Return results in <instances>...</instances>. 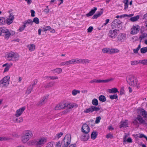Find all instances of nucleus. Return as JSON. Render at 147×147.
<instances>
[{"label":"nucleus","mask_w":147,"mask_h":147,"mask_svg":"<svg viewBox=\"0 0 147 147\" xmlns=\"http://www.w3.org/2000/svg\"><path fill=\"white\" fill-rule=\"evenodd\" d=\"M33 136L32 131L30 130H24L22 133L21 137V141L23 143H26Z\"/></svg>","instance_id":"f257e3e1"},{"label":"nucleus","mask_w":147,"mask_h":147,"mask_svg":"<svg viewBox=\"0 0 147 147\" xmlns=\"http://www.w3.org/2000/svg\"><path fill=\"white\" fill-rule=\"evenodd\" d=\"M127 82L129 84L137 88H140L139 83H138L137 79L133 76H129L127 78Z\"/></svg>","instance_id":"f03ea898"},{"label":"nucleus","mask_w":147,"mask_h":147,"mask_svg":"<svg viewBox=\"0 0 147 147\" xmlns=\"http://www.w3.org/2000/svg\"><path fill=\"white\" fill-rule=\"evenodd\" d=\"M6 57L9 61H15L18 60L19 56L18 53L11 51L8 53Z\"/></svg>","instance_id":"7ed1b4c3"},{"label":"nucleus","mask_w":147,"mask_h":147,"mask_svg":"<svg viewBox=\"0 0 147 147\" xmlns=\"http://www.w3.org/2000/svg\"><path fill=\"white\" fill-rule=\"evenodd\" d=\"M71 140V136L69 134H67L62 140L61 145L62 147H67L70 144Z\"/></svg>","instance_id":"20e7f679"},{"label":"nucleus","mask_w":147,"mask_h":147,"mask_svg":"<svg viewBox=\"0 0 147 147\" xmlns=\"http://www.w3.org/2000/svg\"><path fill=\"white\" fill-rule=\"evenodd\" d=\"M10 77L9 76L4 77L0 80V87H6L9 84Z\"/></svg>","instance_id":"39448f33"},{"label":"nucleus","mask_w":147,"mask_h":147,"mask_svg":"<svg viewBox=\"0 0 147 147\" xmlns=\"http://www.w3.org/2000/svg\"><path fill=\"white\" fill-rule=\"evenodd\" d=\"M0 34L1 36L2 34L4 35L5 38L7 39H8L11 35L10 32L9 30L4 27L0 28Z\"/></svg>","instance_id":"423d86ee"},{"label":"nucleus","mask_w":147,"mask_h":147,"mask_svg":"<svg viewBox=\"0 0 147 147\" xmlns=\"http://www.w3.org/2000/svg\"><path fill=\"white\" fill-rule=\"evenodd\" d=\"M133 123L136 125H137L138 124L144 125L146 124L145 120L140 115H137L136 117L134 119Z\"/></svg>","instance_id":"0eeeda50"},{"label":"nucleus","mask_w":147,"mask_h":147,"mask_svg":"<svg viewBox=\"0 0 147 147\" xmlns=\"http://www.w3.org/2000/svg\"><path fill=\"white\" fill-rule=\"evenodd\" d=\"M122 22L119 19L115 20L111 24V27L113 29L119 28H122Z\"/></svg>","instance_id":"6e6552de"},{"label":"nucleus","mask_w":147,"mask_h":147,"mask_svg":"<svg viewBox=\"0 0 147 147\" xmlns=\"http://www.w3.org/2000/svg\"><path fill=\"white\" fill-rule=\"evenodd\" d=\"M114 80L113 78H111L107 80H96L95 79H93L92 80H91L90 81V83H107L110 81H113Z\"/></svg>","instance_id":"1a4fd4ad"},{"label":"nucleus","mask_w":147,"mask_h":147,"mask_svg":"<svg viewBox=\"0 0 147 147\" xmlns=\"http://www.w3.org/2000/svg\"><path fill=\"white\" fill-rule=\"evenodd\" d=\"M100 110V108L96 106H92L86 109L84 111V113H90L93 112L94 111H97Z\"/></svg>","instance_id":"9d476101"},{"label":"nucleus","mask_w":147,"mask_h":147,"mask_svg":"<svg viewBox=\"0 0 147 147\" xmlns=\"http://www.w3.org/2000/svg\"><path fill=\"white\" fill-rule=\"evenodd\" d=\"M81 131L84 133H88L90 131V128L87 124L84 123L82 126Z\"/></svg>","instance_id":"9b49d317"},{"label":"nucleus","mask_w":147,"mask_h":147,"mask_svg":"<svg viewBox=\"0 0 147 147\" xmlns=\"http://www.w3.org/2000/svg\"><path fill=\"white\" fill-rule=\"evenodd\" d=\"M140 28L139 26L138 25L133 26L131 29V34H137Z\"/></svg>","instance_id":"f8f14e48"},{"label":"nucleus","mask_w":147,"mask_h":147,"mask_svg":"<svg viewBox=\"0 0 147 147\" xmlns=\"http://www.w3.org/2000/svg\"><path fill=\"white\" fill-rule=\"evenodd\" d=\"M108 36L112 38H115L117 35V33L116 30H110L108 34Z\"/></svg>","instance_id":"ddd939ff"},{"label":"nucleus","mask_w":147,"mask_h":147,"mask_svg":"<svg viewBox=\"0 0 147 147\" xmlns=\"http://www.w3.org/2000/svg\"><path fill=\"white\" fill-rule=\"evenodd\" d=\"M14 18V17L13 14L10 13L8 18L5 20V22L7 25H9L13 22Z\"/></svg>","instance_id":"4468645a"},{"label":"nucleus","mask_w":147,"mask_h":147,"mask_svg":"<svg viewBox=\"0 0 147 147\" xmlns=\"http://www.w3.org/2000/svg\"><path fill=\"white\" fill-rule=\"evenodd\" d=\"M25 107H23L17 109L15 113V116L17 117L20 116L25 110Z\"/></svg>","instance_id":"2eb2a0df"},{"label":"nucleus","mask_w":147,"mask_h":147,"mask_svg":"<svg viewBox=\"0 0 147 147\" xmlns=\"http://www.w3.org/2000/svg\"><path fill=\"white\" fill-rule=\"evenodd\" d=\"M48 97V96H46L43 97L40 100L37 104V106H41L44 104L46 102Z\"/></svg>","instance_id":"dca6fc26"},{"label":"nucleus","mask_w":147,"mask_h":147,"mask_svg":"<svg viewBox=\"0 0 147 147\" xmlns=\"http://www.w3.org/2000/svg\"><path fill=\"white\" fill-rule=\"evenodd\" d=\"M47 139L44 137L40 138L37 142V144L38 146H42L47 142Z\"/></svg>","instance_id":"f3484780"},{"label":"nucleus","mask_w":147,"mask_h":147,"mask_svg":"<svg viewBox=\"0 0 147 147\" xmlns=\"http://www.w3.org/2000/svg\"><path fill=\"white\" fill-rule=\"evenodd\" d=\"M90 138V136L88 133H84L81 136L80 138L83 141H87Z\"/></svg>","instance_id":"a211bd4d"},{"label":"nucleus","mask_w":147,"mask_h":147,"mask_svg":"<svg viewBox=\"0 0 147 147\" xmlns=\"http://www.w3.org/2000/svg\"><path fill=\"white\" fill-rule=\"evenodd\" d=\"M66 107L68 108L71 109L74 107H77L78 105L76 103H66Z\"/></svg>","instance_id":"6ab92c4d"},{"label":"nucleus","mask_w":147,"mask_h":147,"mask_svg":"<svg viewBox=\"0 0 147 147\" xmlns=\"http://www.w3.org/2000/svg\"><path fill=\"white\" fill-rule=\"evenodd\" d=\"M13 121L15 123H20L23 121V119L22 117L18 118L16 116L13 117Z\"/></svg>","instance_id":"aec40b11"},{"label":"nucleus","mask_w":147,"mask_h":147,"mask_svg":"<svg viewBox=\"0 0 147 147\" xmlns=\"http://www.w3.org/2000/svg\"><path fill=\"white\" fill-rule=\"evenodd\" d=\"M70 64L81 63V59H74L70 60Z\"/></svg>","instance_id":"412c9836"},{"label":"nucleus","mask_w":147,"mask_h":147,"mask_svg":"<svg viewBox=\"0 0 147 147\" xmlns=\"http://www.w3.org/2000/svg\"><path fill=\"white\" fill-rule=\"evenodd\" d=\"M140 113L143 117L146 120H147V112L144 109H142L140 110Z\"/></svg>","instance_id":"4be33fe9"},{"label":"nucleus","mask_w":147,"mask_h":147,"mask_svg":"<svg viewBox=\"0 0 147 147\" xmlns=\"http://www.w3.org/2000/svg\"><path fill=\"white\" fill-rule=\"evenodd\" d=\"M12 63H11L9 64L8 63H6L3 65V67H5L4 68V72H5L7 71L10 67L12 65Z\"/></svg>","instance_id":"5701e85b"},{"label":"nucleus","mask_w":147,"mask_h":147,"mask_svg":"<svg viewBox=\"0 0 147 147\" xmlns=\"http://www.w3.org/2000/svg\"><path fill=\"white\" fill-rule=\"evenodd\" d=\"M126 37V34H124L121 33L118 35L117 38L118 40L122 41L125 39Z\"/></svg>","instance_id":"b1692460"},{"label":"nucleus","mask_w":147,"mask_h":147,"mask_svg":"<svg viewBox=\"0 0 147 147\" xmlns=\"http://www.w3.org/2000/svg\"><path fill=\"white\" fill-rule=\"evenodd\" d=\"M30 52L34 51L35 49L36 46L34 44H30L27 46Z\"/></svg>","instance_id":"393cba45"},{"label":"nucleus","mask_w":147,"mask_h":147,"mask_svg":"<svg viewBox=\"0 0 147 147\" xmlns=\"http://www.w3.org/2000/svg\"><path fill=\"white\" fill-rule=\"evenodd\" d=\"M127 137V136H125L123 137V144H126V142L129 143H131L132 142V140L131 138H129L126 140Z\"/></svg>","instance_id":"a878e982"},{"label":"nucleus","mask_w":147,"mask_h":147,"mask_svg":"<svg viewBox=\"0 0 147 147\" xmlns=\"http://www.w3.org/2000/svg\"><path fill=\"white\" fill-rule=\"evenodd\" d=\"M97 10V8L96 7H94V9H92L89 13L86 14V16L87 17H89L90 16H92L95 12Z\"/></svg>","instance_id":"bb28decb"},{"label":"nucleus","mask_w":147,"mask_h":147,"mask_svg":"<svg viewBox=\"0 0 147 147\" xmlns=\"http://www.w3.org/2000/svg\"><path fill=\"white\" fill-rule=\"evenodd\" d=\"M128 123L127 120H125L124 121H121L120 123V128H121L122 127H127Z\"/></svg>","instance_id":"cd10ccee"},{"label":"nucleus","mask_w":147,"mask_h":147,"mask_svg":"<svg viewBox=\"0 0 147 147\" xmlns=\"http://www.w3.org/2000/svg\"><path fill=\"white\" fill-rule=\"evenodd\" d=\"M119 52V50L116 48H110V54H112L114 53H117Z\"/></svg>","instance_id":"c85d7f7f"},{"label":"nucleus","mask_w":147,"mask_h":147,"mask_svg":"<svg viewBox=\"0 0 147 147\" xmlns=\"http://www.w3.org/2000/svg\"><path fill=\"white\" fill-rule=\"evenodd\" d=\"M108 92L110 93H115L116 92H119L117 89L115 88L109 89Z\"/></svg>","instance_id":"c756f323"},{"label":"nucleus","mask_w":147,"mask_h":147,"mask_svg":"<svg viewBox=\"0 0 147 147\" xmlns=\"http://www.w3.org/2000/svg\"><path fill=\"white\" fill-rule=\"evenodd\" d=\"M98 133L96 131H93L91 134V138L92 140L95 139L97 137Z\"/></svg>","instance_id":"7c9ffc66"},{"label":"nucleus","mask_w":147,"mask_h":147,"mask_svg":"<svg viewBox=\"0 0 147 147\" xmlns=\"http://www.w3.org/2000/svg\"><path fill=\"white\" fill-rule=\"evenodd\" d=\"M139 18L140 16L139 15H137L136 16L131 18L130 20L132 22H136L138 21Z\"/></svg>","instance_id":"2f4dec72"},{"label":"nucleus","mask_w":147,"mask_h":147,"mask_svg":"<svg viewBox=\"0 0 147 147\" xmlns=\"http://www.w3.org/2000/svg\"><path fill=\"white\" fill-rule=\"evenodd\" d=\"M33 88H32V86H31V85H30L27 88L26 91V94L28 95L30 94L33 89Z\"/></svg>","instance_id":"473e14b6"},{"label":"nucleus","mask_w":147,"mask_h":147,"mask_svg":"<svg viewBox=\"0 0 147 147\" xmlns=\"http://www.w3.org/2000/svg\"><path fill=\"white\" fill-rule=\"evenodd\" d=\"M54 85V83L52 82H49L47 84L44 86L45 88H48L53 86Z\"/></svg>","instance_id":"72a5a7b5"},{"label":"nucleus","mask_w":147,"mask_h":147,"mask_svg":"<svg viewBox=\"0 0 147 147\" xmlns=\"http://www.w3.org/2000/svg\"><path fill=\"white\" fill-rule=\"evenodd\" d=\"M102 13L103 12L102 11L98 12L93 16L92 18L93 19L97 18L98 17L100 16Z\"/></svg>","instance_id":"f704fd0d"},{"label":"nucleus","mask_w":147,"mask_h":147,"mask_svg":"<svg viewBox=\"0 0 147 147\" xmlns=\"http://www.w3.org/2000/svg\"><path fill=\"white\" fill-rule=\"evenodd\" d=\"M60 65L61 66H68L70 65H71L70 60L68 61L62 62L60 64Z\"/></svg>","instance_id":"c9c22d12"},{"label":"nucleus","mask_w":147,"mask_h":147,"mask_svg":"<svg viewBox=\"0 0 147 147\" xmlns=\"http://www.w3.org/2000/svg\"><path fill=\"white\" fill-rule=\"evenodd\" d=\"M147 38V34L144 33L141 34L139 37V39H140V42H141L142 39Z\"/></svg>","instance_id":"e433bc0d"},{"label":"nucleus","mask_w":147,"mask_h":147,"mask_svg":"<svg viewBox=\"0 0 147 147\" xmlns=\"http://www.w3.org/2000/svg\"><path fill=\"white\" fill-rule=\"evenodd\" d=\"M99 100L102 102H105L106 100V98L104 95H101L98 97Z\"/></svg>","instance_id":"4c0bfd02"},{"label":"nucleus","mask_w":147,"mask_h":147,"mask_svg":"<svg viewBox=\"0 0 147 147\" xmlns=\"http://www.w3.org/2000/svg\"><path fill=\"white\" fill-rule=\"evenodd\" d=\"M24 24L25 26H26L28 24H30L32 25V20L31 19H28L27 20L25 21L24 22Z\"/></svg>","instance_id":"58836bf2"},{"label":"nucleus","mask_w":147,"mask_h":147,"mask_svg":"<svg viewBox=\"0 0 147 147\" xmlns=\"http://www.w3.org/2000/svg\"><path fill=\"white\" fill-rule=\"evenodd\" d=\"M140 63V60L133 61H131V64L132 66L138 65Z\"/></svg>","instance_id":"ea45409f"},{"label":"nucleus","mask_w":147,"mask_h":147,"mask_svg":"<svg viewBox=\"0 0 147 147\" xmlns=\"http://www.w3.org/2000/svg\"><path fill=\"white\" fill-rule=\"evenodd\" d=\"M92 103L93 105L95 106H96L98 105V100L94 98L92 100Z\"/></svg>","instance_id":"a19ab883"},{"label":"nucleus","mask_w":147,"mask_h":147,"mask_svg":"<svg viewBox=\"0 0 147 147\" xmlns=\"http://www.w3.org/2000/svg\"><path fill=\"white\" fill-rule=\"evenodd\" d=\"M52 71H54L55 73L58 74H59L62 72V69L61 68H57L52 70Z\"/></svg>","instance_id":"79ce46f5"},{"label":"nucleus","mask_w":147,"mask_h":147,"mask_svg":"<svg viewBox=\"0 0 147 147\" xmlns=\"http://www.w3.org/2000/svg\"><path fill=\"white\" fill-rule=\"evenodd\" d=\"M110 48H105L102 50V52L104 53H108L110 54Z\"/></svg>","instance_id":"37998d69"},{"label":"nucleus","mask_w":147,"mask_h":147,"mask_svg":"<svg viewBox=\"0 0 147 147\" xmlns=\"http://www.w3.org/2000/svg\"><path fill=\"white\" fill-rule=\"evenodd\" d=\"M59 105L60 106L61 109H63L66 107V103L65 102H62L59 103Z\"/></svg>","instance_id":"c03bdc74"},{"label":"nucleus","mask_w":147,"mask_h":147,"mask_svg":"<svg viewBox=\"0 0 147 147\" xmlns=\"http://www.w3.org/2000/svg\"><path fill=\"white\" fill-rule=\"evenodd\" d=\"M5 23L4 18L3 17H0V25H3Z\"/></svg>","instance_id":"a18cd8bd"},{"label":"nucleus","mask_w":147,"mask_h":147,"mask_svg":"<svg viewBox=\"0 0 147 147\" xmlns=\"http://www.w3.org/2000/svg\"><path fill=\"white\" fill-rule=\"evenodd\" d=\"M90 61L86 59H81V63H86L90 62Z\"/></svg>","instance_id":"49530a36"},{"label":"nucleus","mask_w":147,"mask_h":147,"mask_svg":"<svg viewBox=\"0 0 147 147\" xmlns=\"http://www.w3.org/2000/svg\"><path fill=\"white\" fill-rule=\"evenodd\" d=\"M109 98L112 100L114 99H116L117 98L118 96L117 94H115L113 95H112L109 96Z\"/></svg>","instance_id":"de8ad7c7"},{"label":"nucleus","mask_w":147,"mask_h":147,"mask_svg":"<svg viewBox=\"0 0 147 147\" xmlns=\"http://www.w3.org/2000/svg\"><path fill=\"white\" fill-rule=\"evenodd\" d=\"M80 93V91L78 90H74L72 91V94L73 96H75L78 94Z\"/></svg>","instance_id":"09e8293b"},{"label":"nucleus","mask_w":147,"mask_h":147,"mask_svg":"<svg viewBox=\"0 0 147 147\" xmlns=\"http://www.w3.org/2000/svg\"><path fill=\"white\" fill-rule=\"evenodd\" d=\"M140 52L142 53H144L147 52V47H143L140 49Z\"/></svg>","instance_id":"8fccbe9b"},{"label":"nucleus","mask_w":147,"mask_h":147,"mask_svg":"<svg viewBox=\"0 0 147 147\" xmlns=\"http://www.w3.org/2000/svg\"><path fill=\"white\" fill-rule=\"evenodd\" d=\"M140 47H141V45H140V44L138 45V47H137V48L134 49L133 51H134V53H138V51L140 49Z\"/></svg>","instance_id":"3c124183"},{"label":"nucleus","mask_w":147,"mask_h":147,"mask_svg":"<svg viewBox=\"0 0 147 147\" xmlns=\"http://www.w3.org/2000/svg\"><path fill=\"white\" fill-rule=\"evenodd\" d=\"M32 23L33 22H34L36 24H38L39 23V21L38 18L37 17L34 18L33 19V20H32Z\"/></svg>","instance_id":"603ef678"},{"label":"nucleus","mask_w":147,"mask_h":147,"mask_svg":"<svg viewBox=\"0 0 147 147\" xmlns=\"http://www.w3.org/2000/svg\"><path fill=\"white\" fill-rule=\"evenodd\" d=\"M140 63L143 65H147V59H144L140 60Z\"/></svg>","instance_id":"864d4df0"},{"label":"nucleus","mask_w":147,"mask_h":147,"mask_svg":"<svg viewBox=\"0 0 147 147\" xmlns=\"http://www.w3.org/2000/svg\"><path fill=\"white\" fill-rule=\"evenodd\" d=\"M63 133L62 132H60L59 133L57 134L56 135V136H55V138H59L60 137H61L63 135Z\"/></svg>","instance_id":"5fc2aeb1"},{"label":"nucleus","mask_w":147,"mask_h":147,"mask_svg":"<svg viewBox=\"0 0 147 147\" xmlns=\"http://www.w3.org/2000/svg\"><path fill=\"white\" fill-rule=\"evenodd\" d=\"M140 138H144L145 139H146V140L147 141V137H146V136H145L144 134H142L141 133L139 134V136Z\"/></svg>","instance_id":"6e6d98bb"},{"label":"nucleus","mask_w":147,"mask_h":147,"mask_svg":"<svg viewBox=\"0 0 147 147\" xmlns=\"http://www.w3.org/2000/svg\"><path fill=\"white\" fill-rule=\"evenodd\" d=\"M26 26H25V25H23L22 26L20 27L18 30L19 32H21L23 31L24 29L25 28Z\"/></svg>","instance_id":"4d7b16f0"},{"label":"nucleus","mask_w":147,"mask_h":147,"mask_svg":"<svg viewBox=\"0 0 147 147\" xmlns=\"http://www.w3.org/2000/svg\"><path fill=\"white\" fill-rule=\"evenodd\" d=\"M101 119V117L100 116L97 117L96 118L95 121V123H98L100 122V121Z\"/></svg>","instance_id":"13d9d810"},{"label":"nucleus","mask_w":147,"mask_h":147,"mask_svg":"<svg viewBox=\"0 0 147 147\" xmlns=\"http://www.w3.org/2000/svg\"><path fill=\"white\" fill-rule=\"evenodd\" d=\"M43 79L44 80H51V76H45L43 78Z\"/></svg>","instance_id":"bf43d9fd"},{"label":"nucleus","mask_w":147,"mask_h":147,"mask_svg":"<svg viewBox=\"0 0 147 147\" xmlns=\"http://www.w3.org/2000/svg\"><path fill=\"white\" fill-rule=\"evenodd\" d=\"M61 145L60 142H57L56 143L55 147H61Z\"/></svg>","instance_id":"052dcab7"},{"label":"nucleus","mask_w":147,"mask_h":147,"mask_svg":"<svg viewBox=\"0 0 147 147\" xmlns=\"http://www.w3.org/2000/svg\"><path fill=\"white\" fill-rule=\"evenodd\" d=\"M55 110H56L61 109L60 107V106L59 104L57 105L55 107Z\"/></svg>","instance_id":"680f3d73"},{"label":"nucleus","mask_w":147,"mask_h":147,"mask_svg":"<svg viewBox=\"0 0 147 147\" xmlns=\"http://www.w3.org/2000/svg\"><path fill=\"white\" fill-rule=\"evenodd\" d=\"M38 82V81L37 80H34L33 83L32 85H31V86H32V88H33L34 86Z\"/></svg>","instance_id":"e2e57ef3"},{"label":"nucleus","mask_w":147,"mask_h":147,"mask_svg":"<svg viewBox=\"0 0 147 147\" xmlns=\"http://www.w3.org/2000/svg\"><path fill=\"white\" fill-rule=\"evenodd\" d=\"M8 139L7 138L5 137H0V141H2L6 140Z\"/></svg>","instance_id":"0e129e2a"},{"label":"nucleus","mask_w":147,"mask_h":147,"mask_svg":"<svg viewBox=\"0 0 147 147\" xmlns=\"http://www.w3.org/2000/svg\"><path fill=\"white\" fill-rule=\"evenodd\" d=\"M69 112V110L68 109H67L63 111L62 112V113L63 114H66Z\"/></svg>","instance_id":"69168bd1"},{"label":"nucleus","mask_w":147,"mask_h":147,"mask_svg":"<svg viewBox=\"0 0 147 147\" xmlns=\"http://www.w3.org/2000/svg\"><path fill=\"white\" fill-rule=\"evenodd\" d=\"M106 137L107 138H113V136L112 134H109L106 135Z\"/></svg>","instance_id":"338daca9"},{"label":"nucleus","mask_w":147,"mask_h":147,"mask_svg":"<svg viewBox=\"0 0 147 147\" xmlns=\"http://www.w3.org/2000/svg\"><path fill=\"white\" fill-rule=\"evenodd\" d=\"M51 27L49 26H47L46 27L43 28L44 31L45 32L47 31L48 30L51 29Z\"/></svg>","instance_id":"774afa93"}]
</instances>
